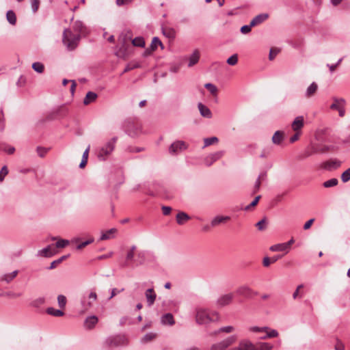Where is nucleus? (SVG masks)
Instances as JSON below:
<instances>
[{
  "label": "nucleus",
  "instance_id": "nucleus-1",
  "mask_svg": "<svg viewBox=\"0 0 350 350\" xmlns=\"http://www.w3.org/2000/svg\"><path fill=\"white\" fill-rule=\"evenodd\" d=\"M80 39L79 33L73 34L70 29L64 31L62 41L69 51H72L77 46Z\"/></svg>",
  "mask_w": 350,
  "mask_h": 350
},
{
  "label": "nucleus",
  "instance_id": "nucleus-2",
  "mask_svg": "<svg viewBox=\"0 0 350 350\" xmlns=\"http://www.w3.org/2000/svg\"><path fill=\"white\" fill-rule=\"evenodd\" d=\"M117 139V137H113L99 148L98 150L97 157L100 161L106 160L108 156L111 154L115 148Z\"/></svg>",
  "mask_w": 350,
  "mask_h": 350
},
{
  "label": "nucleus",
  "instance_id": "nucleus-3",
  "mask_svg": "<svg viewBox=\"0 0 350 350\" xmlns=\"http://www.w3.org/2000/svg\"><path fill=\"white\" fill-rule=\"evenodd\" d=\"M125 133L131 137L137 136L140 132V124L133 119L128 118L122 124Z\"/></svg>",
  "mask_w": 350,
  "mask_h": 350
},
{
  "label": "nucleus",
  "instance_id": "nucleus-4",
  "mask_svg": "<svg viewBox=\"0 0 350 350\" xmlns=\"http://www.w3.org/2000/svg\"><path fill=\"white\" fill-rule=\"evenodd\" d=\"M106 343L111 347H125L128 345L129 340L124 335H117L107 338Z\"/></svg>",
  "mask_w": 350,
  "mask_h": 350
},
{
  "label": "nucleus",
  "instance_id": "nucleus-5",
  "mask_svg": "<svg viewBox=\"0 0 350 350\" xmlns=\"http://www.w3.org/2000/svg\"><path fill=\"white\" fill-rule=\"evenodd\" d=\"M237 340L236 336H230L224 340L211 345L210 350H225Z\"/></svg>",
  "mask_w": 350,
  "mask_h": 350
},
{
  "label": "nucleus",
  "instance_id": "nucleus-6",
  "mask_svg": "<svg viewBox=\"0 0 350 350\" xmlns=\"http://www.w3.org/2000/svg\"><path fill=\"white\" fill-rule=\"evenodd\" d=\"M196 321L198 324L206 325L211 322L213 319L205 309L197 308Z\"/></svg>",
  "mask_w": 350,
  "mask_h": 350
},
{
  "label": "nucleus",
  "instance_id": "nucleus-7",
  "mask_svg": "<svg viewBox=\"0 0 350 350\" xmlns=\"http://www.w3.org/2000/svg\"><path fill=\"white\" fill-rule=\"evenodd\" d=\"M236 293L238 295L243 296L247 299H250L252 297V295H257L258 292L254 291L247 285H242L237 288Z\"/></svg>",
  "mask_w": 350,
  "mask_h": 350
},
{
  "label": "nucleus",
  "instance_id": "nucleus-8",
  "mask_svg": "<svg viewBox=\"0 0 350 350\" xmlns=\"http://www.w3.org/2000/svg\"><path fill=\"white\" fill-rule=\"evenodd\" d=\"M187 146L183 141H176L172 143L170 148H169V152L170 154H178L179 152L187 149Z\"/></svg>",
  "mask_w": 350,
  "mask_h": 350
},
{
  "label": "nucleus",
  "instance_id": "nucleus-9",
  "mask_svg": "<svg viewBox=\"0 0 350 350\" xmlns=\"http://www.w3.org/2000/svg\"><path fill=\"white\" fill-rule=\"evenodd\" d=\"M224 151L220 150L208 154L204 159V163L207 166H211L214 162L219 160L224 155Z\"/></svg>",
  "mask_w": 350,
  "mask_h": 350
},
{
  "label": "nucleus",
  "instance_id": "nucleus-10",
  "mask_svg": "<svg viewBox=\"0 0 350 350\" xmlns=\"http://www.w3.org/2000/svg\"><path fill=\"white\" fill-rule=\"evenodd\" d=\"M228 350H253V342L248 339L241 340L239 345Z\"/></svg>",
  "mask_w": 350,
  "mask_h": 350
},
{
  "label": "nucleus",
  "instance_id": "nucleus-11",
  "mask_svg": "<svg viewBox=\"0 0 350 350\" xmlns=\"http://www.w3.org/2000/svg\"><path fill=\"white\" fill-rule=\"evenodd\" d=\"M332 148H333L332 146H328V145H317V146H313L312 148V152L311 153H308L306 156L309 157L312 154H317V153L323 154V153H325V152L329 151Z\"/></svg>",
  "mask_w": 350,
  "mask_h": 350
},
{
  "label": "nucleus",
  "instance_id": "nucleus-12",
  "mask_svg": "<svg viewBox=\"0 0 350 350\" xmlns=\"http://www.w3.org/2000/svg\"><path fill=\"white\" fill-rule=\"evenodd\" d=\"M234 297L232 293H228L219 297L217 301L218 306L223 307L227 306L231 303Z\"/></svg>",
  "mask_w": 350,
  "mask_h": 350
},
{
  "label": "nucleus",
  "instance_id": "nucleus-13",
  "mask_svg": "<svg viewBox=\"0 0 350 350\" xmlns=\"http://www.w3.org/2000/svg\"><path fill=\"white\" fill-rule=\"evenodd\" d=\"M342 162L338 159H330L323 163V167L329 171L336 170L341 165Z\"/></svg>",
  "mask_w": 350,
  "mask_h": 350
},
{
  "label": "nucleus",
  "instance_id": "nucleus-14",
  "mask_svg": "<svg viewBox=\"0 0 350 350\" xmlns=\"http://www.w3.org/2000/svg\"><path fill=\"white\" fill-rule=\"evenodd\" d=\"M145 296L147 301L148 306H152L157 298V295L152 288L147 289L145 292Z\"/></svg>",
  "mask_w": 350,
  "mask_h": 350
},
{
  "label": "nucleus",
  "instance_id": "nucleus-15",
  "mask_svg": "<svg viewBox=\"0 0 350 350\" xmlns=\"http://www.w3.org/2000/svg\"><path fill=\"white\" fill-rule=\"evenodd\" d=\"M304 124V118L302 116H297L295 118L291 124L292 129L295 131H299Z\"/></svg>",
  "mask_w": 350,
  "mask_h": 350
},
{
  "label": "nucleus",
  "instance_id": "nucleus-16",
  "mask_svg": "<svg viewBox=\"0 0 350 350\" xmlns=\"http://www.w3.org/2000/svg\"><path fill=\"white\" fill-rule=\"evenodd\" d=\"M98 319L95 315L88 317L84 321V327L88 329H91L97 324Z\"/></svg>",
  "mask_w": 350,
  "mask_h": 350
},
{
  "label": "nucleus",
  "instance_id": "nucleus-17",
  "mask_svg": "<svg viewBox=\"0 0 350 350\" xmlns=\"http://www.w3.org/2000/svg\"><path fill=\"white\" fill-rule=\"evenodd\" d=\"M273 345L269 342H258L253 343V350H272Z\"/></svg>",
  "mask_w": 350,
  "mask_h": 350
},
{
  "label": "nucleus",
  "instance_id": "nucleus-18",
  "mask_svg": "<svg viewBox=\"0 0 350 350\" xmlns=\"http://www.w3.org/2000/svg\"><path fill=\"white\" fill-rule=\"evenodd\" d=\"M269 17V14L267 13L260 14L256 16L251 21L250 24L252 27H255L258 25L261 24Z\"/></svg>",
  "mask_w": 350,
  "mask_h": 350
},
{
  "label": "nucleus",
  "instance_id": "nucleus-19",
  "mask_svg": "<svg viewBox=\"0 0 350 350\" xmlns=\"http://www.w3.org/2000/svg\"><path fill=\"white\" fill-rule=\"evenodd\" d=\"M198 107L200 111V115L206 118H212V112L208 107L203 105L202 103L198 104Z\"/></svg>",
  "mask_w": 350,
  "mask_h": 350
},
{
  "label": "nucleus",
  "instance_id": "nucleus-20",
  "mask_svg": "<svg viewBox=\"0 0 350 350\" xmlns=\"http://www.w3.org/2000/svg\"><path fill=\"white\" fill-rule=\"evenodd\" d=\"M51 245H49L46 247L38 251L37 256L50 258L52 257L55 253L51 251Z\"/></svg>",
  "mask_w": 350,
  "mask_h": 350
},
{
  "label": "nucleus",
  "instance_id": "nucleus-21",
  "mask_svg": "<svg viewBox=\"0 0 350 350\" xmlns=\"http://www.w3.org/2000/svg\"><path fill=\"white\" fill-rule=\"evenodd\" d=\"M161 322L163 325H173L175 324L174 317L171 313H166L163 314L161 318Z\"/></svg>",
  "mask_w": 350,
  "mask_h": 350
},
{
  "label": "nucleus",
  "instance_id": "nucleus-22",
  "mask_svg": "<svg viewBox=\"0 0 350 350\" xmlns=\"http://www.w3.org/2000/svg\"><path fill=\"white\" fill-rule=\"evenodd\" d=\"M161 31L163 36L170 40H174L176 38V30L172 27H162Z\"/></svg>",
  "mask_w": 350,
  "mask_h": 350
},
{
  "label": "nucleus",
  "instance_id": "nucleus-23",
  "mask_svg": "<svg viewBox=\"0 0 350 350\" xmlns=\"http://www.w3.org/2000/svg\"><path fill=\"white\" fill-rule=\"evenodd\" d=\"M190 216L187 213L183 211L179 212L176 216V222L179 225H183L185 222L190 219Z\"/></svg>",
  "mask_w": 350,
  "mask_h": 350
},
{
  "label": "nucleus",
  "instance_id": "nucleus-24",
  "mask_svg": "<svg viewBox=\"0 0 350 350\" xmlns=\"http://www.w3.org/2000/svg\"><path fill=\"white\" fill-rule=\"evenodd\" d=\"M318 90V85L315 82H312L306 89L305 92V96L306 98H310L314 95Z\"/></svg>",
  "mask_w": 350,
  "mask_h": 350
},
{
  "label": "nucleus",
  "instance_id": "nucleus-25",
  "mask_svg": "<svg viewBox=\"0 0 350 350\" xmlns=\"http://www.w3.org/2000/svg\"><path fill=\"white\" fill-rule=\"evenodd\" d=\"M230 219V217L229 216H220V215H217L216 217H215L212 220H211V226L212 227H215L223 222H225L228 220H229Z\"/></svg>",
  "mask_w": 350,
  "mask_h": 350
},
{
  "label": "nucleus",
  "instance_id": "nucleus-26",
  "mask_svg": "<svg viewBox=\"0 0 350 350\" xmlns=\"http://www.w3.org/2000/svg\"><path fill=\"white\" fill-rule=\"evenodd\" d=\"M284 139V132L277 131L272 137V142L275 145H280Z\"/></svg>",
  "mask_w": 350,
  "mask_h": 350
},
{
  "label": "nucleus",
  "instance_id": "nucleus-27",
  "mask_svg": "<svg viewBox=\"0 0 350 350\" xmlns=\"http://www.w3.org/2000/svg\"><path fill=\"white\" fill-rule=\"evenodd\" d=\"M18 271L15 270L11 273H5L1 277V280L5 282L7 284H9L12 282L18 275Z\"/></svg>",
  "mask_w": 350,
  "mask_h": 350
},
{
  "label": "nucleus",
  "instance_id": "nucleus-28",
  "mask_svg": "<svg viewBox=\"0 0 350 350\" xmlns=\"http://www.w3.org/2000/svg\"><path fill=\"white\" fill-rule=\"evenodd\" d=\"M200 59V53L198 50L196 49L189 57V62L188 64L189 67H191L196 64Z\"/></svg>",
  "mask_w": 350,
  "mask_h": 350
},
{
  "label": "nucleus",
  "instance_id": "nucleus-29",
  "mask_svg": "<svg viewBox=\"0 0 350 350\" xmlns=\"http://www.w3.org/2000/svg\"><path fill=\"white\" fill-rule=\"evenodd\" d=\"M73 29L80 33H85L86 31V27L83 23V22L80 21H77L75 22L73 25Z\"/></svg>",
  "mask_w": 350,
  "mask_h": 350
},
{
  "label": "nucleus",
  "instance_id": "nucleus-30",
  "mask_svg": "<svg viewBox=\"0 0 350 350\" xmlns=\"http://www.w3.org/2000/svg\"><path fill=\"white\" fill-rule=\"evenodd\" d=\"M266 334L264 336H262L260 338L262 340H266L267 338H275L278 336V332L274 329H270L269 327L268 330L265 332Z\"/></svg>",
  "mask_w": 350,
  "mask_h": 350
},
{
  "label": "nucleus",
  "instance_id": "nucleus-31",
  "mask_svg": "<svg viewBox=\"0 0 350 350\" xmlns=\"http://www.w3.org/2000/svg\"><path fill=\"white\" fill-rule=\"evenodd\" d=\"M97 98V94L93 92H88L83 99V104L87 105Z\"/></svg>",
  "mask_w": 350,
  "mask_h": 350
},
{
  "label": "nucleus",
  "instance_id": "nucleus-32",
  "mask_svg": "<svg viewBox=\"0 0 350 350\" xmlns=\"http://www.w3.org/2000/svg\"><path fill=\"white\" fill-rule=\"evenodd\" d=\"M269 250L271 252H286V253L288 252L284 243L273 245L270 247Z\"/></svg>",
  "mask_w": 350,
  "mask_h": 350
},
{
  "label": "nucleus",
  "instance_id": "nucleus-33",
  "mask_svg": "<svg viewBox=\"0 0 350 350\" xmlns=\"http://www.w3.org/2000/svg\"><path fill=\"white\" fill-rule=\"evenodd\" d=\"M6 19L10 24L14 25L16 23V16L14 11L8 10L6 13Z\"/></svg>",
  "mask_w": 350,
  "mask_h": 350
},
{
  "label": "nucleus",
  "instance_id": "nucleus-34",
  "mask_svg": "<svg viewBox=\"0 0 350 350\" xmlns=\"http://www.w3.org/2000/svg\"><path fill=\"white\" fill-rule=\"evenodd\" d=\"M158 46H160L162 49L164 48L160 39L158 37H154L150 44L151 51H155Z\"/></svg>",
  "mask_w": 350,
  "mask_h": 350
},
{
  "label": "nucleus",
  "instance_id": "nucleus-35",
  "mask_svg": "<svg viewBox=\"0 0 350 350\" xmlns=\"http://www.w3.org/2000/svg\"><path fill=\"white\" fill-rule=\"evenodd\" d=\"M69 256H70V254L64 255V256H61L60 258H59L58 259L53 260L47 269H55L57 265L60 264L63 260L67 259L69 257Z\"/></svg>",
  "mask_w": 350,
  "mask_h": 350
},
{
  "label": "nucleus",
  "instance_id": "nucleus-36",
  "mask_svg": "<svg viewBox=\"0 0 350 350\" xmlns=\"http://www.w3.org/2000/svg\"><path fill=\"white\" fill-rule=\"evenodd\" d=\"M46 312L54 317H62L64 314L62 310L55 309L52 307H49L46 309Z\"/></svg>",
  "mask_w": 350,
  "mask_h": 350
},
{
  "label": "nucleus",
  "instance_id": "nucleus-37",
  "mask_svg": "<svg viewBox=\"0 0 350 350\" xmlns=\"http://www.w3.org/2000/svg\"><path fill=\"white\" fill-rule=\"evenodd\" d=\"M146 251H139L137 254V265H143L145 262L146 257Z\"/></svg>",
  "mask_w": 350,
  "mask_h": 350
},
{
  "label": "nucleus",
  "instance_id": "nucleus-38",
  "mask_svg": "<svg viewBox=\"0 0 350 350\" xmlns=\"http://www.w3.org/2000/svg\"><path fill=\"white\" fill-rule=\"evenodd\" d=\"M127 45L125 43V38H123L122 40V46L120 47L119 50L116 53V55L118 57H122L126 55Z\"/></svg>",
  "mask_w": 350,
  "mask_h": 350
},
{
  "label": "nucleus",
  "instance_id": "nucleus-39",
  "mask_svg": "<svg viewBox=\"0 0 350 350\" xmlns=\"http://www.w3.org/2000/svg\"><path fill=\"white\" fill-rule=\"evenodd\" d=\"M141 67V65L138 62H135V63H133V62H131L129 63V64H127L125 67V68L124 69V70L122 71V72L121 73V75H122L123 74L130 71V70H132L133 69H135V68H140Z\"/></svg>",
  "mask_w": 350,
  "mask_h": 350
},
{
  "label": "nucleus",
  "instance_id": "nucleus-40",
  "mask_svg": "<svg viewBox=\"0 0 350 350\" xmlns=\"http://www.w3.org/2000/svg\"><path fill=\"white\" fill-rule=\"evenodd\" d=\"M87 299H88L85 297H83V299H81V305L83 311H88L93 306L92 302Z\"/></svg>",
  "mask_w": 350,
  "mask_h": 350
},
{
  "label": "nucleus",
  "instance_id": "nucleus-41",
  "mask_svg": "<svg viewBox=\"0 0 350 350\" xmlns=\"http://www.w3.org/2000/svg\"><path fill=\"white\" fill-rule=\"evenodd\" d=\"M45 302V299L44 297H40L38 298H36L34 300H33L30 305L32 306V307H34V308H39L40 306H42V304H44Z\"/></svg>",
  "mask_w": 350,
  "mask_h": 350
},
{
  "label": "nucleus",
  "instance_id": "nucleus-42",
  "mask_svg": "<svg viewBox=\"0 0 350 350\" xmlns=\"http://www.w3.org/2000/svg\"><path fill=\"white\" fill-rule=\"evenodd\" d=\"M133 46L144 47L145 46V41L142 37H136L132 40Z\"/></svg>",
  "mask_w": 350,
  "mask_h": 350
},
{
  "label": "nucleus",
  "instance_id": "nucleus-43",
  "mask_svg": "<svg viewBox=\"0 0 350 350\" xmlns=\"http://www.w3.org/2000/svg\"><path fill=\"white\" fill-rule=\"evenodd\" d=\"M157 334L153 332H148L142 338V342L146 343L154 339Z\"/></svg>",
  "mask_w": 350,
  "mask_h": 350
},
{
  "label": "nucleus",
  "instance_id": "nucleus-44",
  "mask_svg": "<svg viewBox=\"0 0 350 350\" xmlns=\"http://www.w3.org/2000/svg\"><path fill=\"white\" fill-rule=\"evenodd\" d=\"M269 329V327H258V326H252L249 327V331L254 333H262Z\"/></svg>",
  "mask_w": 350,
  "mask_h": 350
},
{
  "label": "nucleus",
  "instance_id": "nucleus-45",
  "mask_svg": "<svg viewBox=\"0 0 350 350\" xmlns=\"http://www.w3.org/2000/svg\"><path fill=\"white\" fill-rule=\"evenodd\" d=\"M219 139L217 137H207L204 139V145L203 148H205L206 146H211L214 143L218 142Z\"/></svg>",
  "mask_w": 350,
  "mask_h": 350
},
{
  "label": "nucleus",
  "instance_id": "nucleus-46",
  "mask_svg": "<svg viewBox=\"0 0 350 350\" xmlns=\"http://www.w3.org/2000/svg\"><path fill=\"white\" fill-rule=\"evenodd\" d=\"M32 68L34 71L38 73H42L44 69L43 64L40 62H34L32 64Z\"/></svg>",
  "mask_w": 350,
  "mask_h": 350
},
{
  "label": "nucleus",
  "instance_id": "nucleus-47",
  "mask_svg": "<svg viewBox=\"0 0 350 350\" xmlns=\"http://www.w3.org/2000/svg\"><path fill=\"white\" fill-rule=\"evenodd\" d=\"M338 183V180L337 178H331L325 182L323 183V187L328 188V187H332L334 186H336Z\"/></svg>",
  "mask_w": 350,
  "mask_h": 350
},
{
  "label": "nucleus",
  "instance_id": "nucleus-48",
  "mask_svg": "<svg viewBox=\"0 0 350 350\" xmlns=\"http://www.w3.org/2000/svg\"><path fill=\"white\" fill-rule=\"evenodd\" d=\"M135 253L128 251L126 255V261L122 265V267L124 268L129 266V262L134 260Z\"/></svg>",
  "mask_w": 350,
  "mask_h": 350
},
{
  "label": "nucleus",
  "instance_id": "nucleus-49",
  "mask_svg": "<svg viewBox=\"0 0 350 350\" xmlns=\"http://www.w3.org/2000/svg\"><path fill=\"white\" fill-rule=\"evenodd\" d=\"M204 88L207 89L211 94L216 96L217 93V87L213 83H208L204 85Z\"/></svg>",
  "mask_w": 350,
  "mask_h": 350
},
{
  "label": "nucleus",
  "instance_id": "nucleus-50",
  "mask_svg": "<svg viewBox=\"0 0 350 350\" xmlns=\"http://www.w3.org/2000/svg\"><path fill=\"white\" fill-rule=\"evenodd\" d=\"M116 230L115 228H111L107 232L103 233L100 237V240H107L110 239V236L112 233L115 232Z\"/></svg>",
  "mask_w": 350,
  "mask_h": 350
},
{
  "label": "nucleus",
  "instance_id": "nucleus-51",
  "mask_svg": "<svg viewBox=\"0 0 350 350\" xmlns=\"http://www.w3.org/2000/svg\"><path fill=\"white\" fill-rule=\"evenodd\" d=\"M68 244H69V241L68 240L61 239H59L55 243V246L57 248H64V247H66Z\"/></svg>",
  "mask_w": 350,
  "mask_h": 350
},
{
  "label": "nucleus",
  "instance_id": "nucleus-52",
  "mask_svg": "<svg viewBox=\"0 0 350 350\" xmlns=\"http://www.w3.org/2000/svg\"><path fill=\"white\" fill-rule=\"evenodd\" d=\"M57 302L58 305L61 308H64L66 306V298L63 295H59L57 297Z\"/></svg>",
  "mask_w": 350,
  "mask_h": 350
},
{
  "label": "nucleus",
  "instance_id": "nucleus-53",
  "mask_svg": "<svg viewBox=\"0 0 350 350\" xmlns=\"http://www.w3.org/2000/svg\"><path fill=\"white\" fill-rule=\"evenodd\" d=\"M341 180L343 183H347L350 180V167L341 174Z\"/></svg>",
  "mask_w": 350,
  "mask_h": 350
},
{
  "label": "nucleus",
  "instance_id": "nucleus-54",
  "mask_svg": "<svg viewBox=\"0 0 350 350\" xmlns=\"http://www.w3.org/2000/svg\"><path fill=\"white\" fill-rule=\"evenodd\" d=\"M238 62V56L237 54H234L232 55H231L230 57H228L227 59V64L230 65V66H234Z\"/></svg>",
  "mask_w": 350,
  "mask_h": 350
},
{
  "label": "nucleus",
  "instance_id": "nucleus-55",
  "mask_svg": "<svg viewBox=\"0 0 350 350\" xmlns=\"http://www.w3.org/2000/svg\"><path fill=\"white\" fill-rule=\"evenodd\" d=\"M267 225V219L266 218H263L256 223V226L259 230H264L266 228Z\"/></svg>",
  "mask_w": 350,
  "mask_h": 350
},
{
  "label": "nucleus",
  "instance_id": "nucleus-56",
  "mask_svg": "<svg viewBox=\"0 0 350 350\" xmlns=\"http://www.w3.org/2000/svg\"><path fill=\"white\" fill-rule=\"evenodd\" d=\"M233 330H234V327L232 326H230V325L229 326H225V327H221L217 331H215V334H218V333H219L221 332H226V333H230Z\"/></svg>",
  "mask_w": 350,
  "mask_h": 350
},
{
  "label": "nucleus",
  "instance_id": "nucleus-57",
  "mask_svg": "<svg viewBox=\"0 0 350 350\" xmlns=\"http://www.w3.org/2000/svg\"><path fill=\"white\" fill-rule=\"evenodd\" d=\"M342 59H343V57L340 58L338 60V62L334 64H327V66L329 68L330 72L332 73L336 70V68L340 64Z\"/></svg>",
  "mask_w": 350,
  "mask_h": 350
},
{
  "label": "nucleus",
  "instance_id": "nucleus-58",
  "mask_svg": "<svg viewBox=\"0 0 350 350\" xmlns=\"http://www.w3.org/2000/svg\"><path fill=\"white\" fill-rule=\"evenodd\" d=\"M260 197V196H256L249 205L244 208V209L248 211L250 208L255 206L258 204Z\"/></svg>",
  "mask_w": 350,
  "mask_h": 350
},
{
  "label": "nucleus",
  "instance_id": "nucleus-59",
  "mask_svg": "<svg viewBox=\"0 0 350 350\" xmlns=\"http://www.w3.org/2000/svg\"><path fill=\"white\" fill-rule=\"evenodd\" d=\"M8 174V169L6 165L1 167L0 171V183L4 180L5 176Z\"/></svg>",
  "mask_w": 350,
  "mask_h": 350
},
{
  "label": "nucleus",
  "instance_id": "nucleus-60",
  "mask_svg": "<svg viewBox=\"0 0 350 350\" xmlns=\"http://www.w3.org/2000/svg\"><path fill=\"white\" fill-rule=\"evenodd\" d=\"M252 27L250 23L249 25H245L241 27L240 31L243 34H247L251 31Z\"/></svg>",
  "mask_w": 350,
  "mask_h": 350
},
{
  "label": "nucleus",
  "instance_id": "nucleus-61",
  "mask_svg": "<svg viewBox=\"0 0 350 350\" xmlns=\"http://www.w3.org/2000/svg\"><path fill=\"white\" fill-rule=\"evenodd\" d=\"M94 241V238H91L84 242H82L80 244H79L77 246V250H81L83 249V247H85V246H87L88 245L93 243Z\"/></svg>",
  "mask_w": 350,
  "mask_h": 350
},
{
  "label": "nucleus",
  "instance_id": "nucleus-62",
  "mask_svg": "<svg viewBox=\"0 0 350 350\" xmlns=\"http://www.w3.org/2000/svg\"><path fill=\"white\" fill-rule=\"evenodd\" d=\"M334 349L335 350H345V345L340 340L336 339V342L334 346Z\"/></svg>",
  "mask_w": 350,
  "mask_h": 350
},
{
  "label": "nucleus",
  "instance_id": "nucleus-63",
  "mask_svg": "<svg viewBox=\"0 0 350 350\" xmlns=\"http://www.w3.org/2000/svg\"><path fill=\"white\" fill-rule=\"evenodd\" d=\"M31 9L33 12H36L39 8L40 1L39 0H31Z\"/></svg>",
  "mask_w": 350,
  "mask_h": 350
},
{
  "label": "nucleus",
  "instance_id": "nucleus-64",
  "mask_svg": "<svg viewBox=\"0 0 350 350\" xmlns=\"http://www.w3.org/2000/svg\"><path fill=\"white\" fill-rule=\"evenodd\" d=\"M1 149L9 154H13L15 151V148L13 146H4Z\"/></svg>",
  "mask_w": 350,
  "mask_h": 350
}]
</instances>
